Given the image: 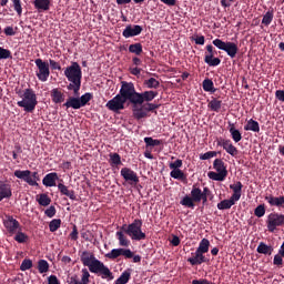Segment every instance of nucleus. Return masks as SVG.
<instances>
[{
	"label": "nucleus",
	"mask_w": 284,
	"mask_h": 284,
	"mask_svg": "<svg viewBox=\"0 0 284 284\" xmlns=\"http://www.w3.org/2000/svg\"><path fill=\"white\" fill-rule=\"evenodd\" d=\"M120 84L122 85V88H120V93L115 94L113 99L106 102L108 110L113 113H120V111L125 110L126 102H130L131 105H133L132 92L130 90V82L122 81V83Z\"/></svg>",
	"instance_id": "obj_1"
},
{
	"label": "nucleus",
	"mask_w": 284,
	"mask_h": 284,
	"mask_svg": "<svg viewBox=\"0 0 284 284\" xmlns=\"http://www.w3.org/2000/svg\"><path fill=\"white\" fill-rule=\"evenodd\" d=\"M80 261H82V265L89 267V272L100 274L102 275V278H113L110 268L104 265L102 261L98 260L92 252L82 251V254H80Z\"/></svg>",
	"instance_id": "obj_2"
},
{
	"label": "nucleus",
	"mask_w": 284,
	"mask_h": 284,
	"mask_svg": "<svg viewBox=\"0 0 284 284\" xmlns=\"http://www.w3.org/2000/svg\"><path fill=\"white\" fill-rule=\"evenodd\" d=\"M64 78L69 81L67 90L73 91V95L79 97L82 81V70L78 62H71V65L64 69Z\"/></svg>",
	"instance_id": "obj_3"
},
{
	"label": "nucleus",
	"mask_w": 284,
	"mask_h": 284,
	"mask_svg": "<svg viewBox=\"0 0 284 284\" xmlns=\"http://www.w3.org/2000/svg\"><path fill=\"white\" fill-rule=\"evenodd\" d=\"M143 221L134 219L131 224H124L121 230L124 234L129 235L132 241L140 242L146 239V234L142 231Z\"/></svg>",
	"instance_id": "obj_4"
},
{
	"label": "nucleus",
	"mask_w": 284,
	"mask_h": 284,
	"mask_svg": "<svg viewBox=\"0 0 284 284\" xmlns=\"http://www.w3.org/2000/svg\"><path fill=\"white\" fill-rule=\"evenodd\" d=\"M129 88L131 90V98H132L133 106L143 105L144 102L150 103L159 95V93L156 91H144L141 93L136 92L133 82H129Z\"/></svg>",
	"instance_id": "obj_5"
},
{
	"label": "nucleus",
	"mask_w": 284,
	"mask_h": 284,
	"mask_svg": "<svg viewBox=\"0 0 284 284\" xmlns=\"http://www.w3.org/2000/svg\"><path fill=\"white\" fill-rule=\"evenodd\" d=\"M22 100L18 101V106L24 109L27 113H33L38 105V98L32 89H26L21 95Z\"/></svg>",
	"instance_id": "obj_6"
},
{
	"label": "nucleus",
	"mask_w": 284,
	"mask_h": 284,
	"mask_svg": "<svg viewBox=\"0 0 284 284\" xmlns=\"http://www.w3.org/2000/svg\"><path fill=\"white\" fill-rule=\"evenodd\" d=\"M92 99H93V95L90 92L82 94V97L80 98L79 95L69 97V99H67V102H64L63 106L67 108V110L69 109L80 110L84 108Z\"/></svg>",
	"instance_id": "obj_7"
},
{
	"label": "nucleus",
	"mask_w": 284,
	"mask_h": 284,
	"mask_svg": "<svg viewBox=\"0 0 284 284\" xmlns=\"http://www.w3.org/2000/svg\"><path fill=\"white\" fill-rule=\"evenodd\" d=\"M212 43L217 50H223L231 59H235L239 53V47L234 42H224L221 39H214Z\"/></svg>",
	"instance_id": "obj_8"
},
{
	"label": "nucleus",
	"mask_w": 284,
	"mask_h": 284,
	"mask_svg": "<svg viewBox=\"0 0 284 284\" xmlns=\"http://www.w3.org/2000/svg\"><path fill=\"white\" fill-rule=\"evenodd\" d=\"M36 65L38 68V71H37L38 80L45 83L51 74L49 63L47 61H43L42 59H37Z\"/></svg>",
	"instance_id": "obj_9"
},
{
	"label": "nucleus",
	"mask_w": 284,
	"mask_h": 284,
	"mask_svg": "<svg viewBox=\"0 0 284 284\" xmlns=\"http://www.w3.org/2000/svg\"><path fill=\"white\" fill-rule=\"evenodd\" d=\"M267 231L274 233L277 227L284 225V214L270 213L267 215Z\"/></svg>",
	"instance_id": "obj_10"
},
{
	"label": "nucleus",
	"mask_w": 284,
	"mask_h": 284,
	"mask_svg": "<svg viewBox=\"0 0 284 284\" xmlns=\"http://www.w3.org/2000/svg\"><path fill=\"white\" fill-rule=\"evenodd\" d=\"M206 52L204 55V63L211 68L219 67L221 64L220 58H214L216 54V51H214V47L212 44H207Z\"/></svg>",
	"instance_id": "obj_11"
},
{
	"label": "nucleus",
	"mask_w": 284,
	"mask_h": 284,
	"mask_svg": "<svg viewBox=\"0 0 284 284\" xmlns=\"http://www.w3.org/2000/svg\"><path fill=\"white\" fill-rule=\"evenodd\" d=\"M120 175H122V179L131 185H136L140 182L136 172L130 168H122V170H120Z\"/></svg>",
	"instance_id": "obj_12"
},
{
	"label": "nucleus",
	"mask_w": 284,
	"mask_h": 284,
	"mask_svg": "<svg viewBox=\"0 0 284 284\" xmlns=\"http://www.w3.org/2000/svg\"><path fill=\"white\" fill-rule=\"evenodd\" d=\"M217 145L221 146L229 155H231L233 158H235L239 154L237 148L235 145H233L231 140L221 139L217 142Z\"/></svg>",
	"instance_id": "obj_13"
},
{
	"label": "nucleus",
	"mask_w": 284,
	"mask_h": 284,
	"mask_svg": "<svg viewBox=\"0 0 284 284\" xmlns=\"http://www.w3.org/2000/svg\"><path fill=\"white\" fill-rule=\"evenodd\" d=\"M141 32H143V28L141 26L129 24L124 28V31H122V37H124V39H130L131 37H139Z\"/></svg>",
	"instance_id": "obj_14"
},
{
	"label": "nucleus",
	"mask_w": 284,
	"mask_h": 284,
	"mask_svg": "<svg viewBox=\"0 0 284 284\" xmlns=\"http://www.w3.org/2000/svg\"><path fill=\"white\" fill-rule=\"evenodd\" d=\"M4 227L8 230V232L13 235L20 230V223L17 219L13 216H7V219L3 222Z\"/></svg>",
	"instance_id": "obj_15"
},
{
	"label": "nucleus",
	"mask_w": 284,
	"mask_h": 284,
	"mask_svg": "<svg viewBox=\"0 0 284 284\" xmlns=\"http://www.w3.org/2000/svg\"><path fill=\"white\" fill-rule=\"evenodd\" d=\"M90 283V272L88 268H82V278L79 280L77 274L71 275L69 277V284H89Z\"/></svg>",
	"instance_id": "obj_16"
},
{
	"label": "nucleus",
	"mask_w": 284,
	"mask_h": 284,
	"mask_svg": "<svg viewBox=\"0 0 284 284\" xmlns=\"http://www.w3.org/2000/svg\"><path fill=\"white\" fill-rule=\"evenodd\" d=\"M12 196V187L10 183L0 181V202L9 200Z\"/></svg>",
	"instance_id": "obj_17"
},
{
	"label": "nucleus",
	"mask_w": 284,
	"mask_h": 284,
	"mask_svg": "<svg viewBox=\"0 0 284 284\" xmlns=\"http://www.w3.org/2000/svg\"><path fill=\"white\" fill-rule=\"evenodd\" d=\"M209 260L205 257L204 253L201 251L195 250L194 255L187 258V262L192 266L201 265L206 263Z\"/></svg>",
	"instance_id": "obj_18"
},
{
	"label": "nucleus",
	"mask_w": 284,
	"mask_h": 284,
	"mask_svg": "<svg viewBox=\"0 0 284 284\" xmlns=\"http://www.w3.org/2000/svg\"><path fill=\"white\" fill-rule=\"evenodd\" d=\"M14 176L19 180H23L27 184H34L32 181L31 176V171L30 170H16L14 171Z\"/></svg>",
	"instance_id": "obj_19"
},
{
	"label": "nucleus",
	"mask_w": 284,
	"mask_h": 284,
	"mask_svg": "<svg viewBox=\"0 0 284 284\" xmlns=\"http://www.w3.org/2000/svg\"><path fill=\"white\" fill-rule=\"evenodd\" d=\"M57 181H59V175L57 172L48 173L42 183L45 187H54L57 186Z\"/></svg>",
	"instance_id": "obj_20"
},
{
	"label": "nucleus",
	"mask_w": 284,
	"mask_h": 284,
	"mask_svg": "<svg viewBox=\"0 0 284 284\" xmlns=\"http://www.w3.org/2000/svg\"><path fill=\"white\" fill-rule=\"evenodd\" d=\"M230 190H233V194L231 195L232 200L239 202L242 197V190H243L242 182L237 181L234 184H230Z\"/></svg>",
	"instance_id": "obj_21"
},
{
	"label": "nucleus",
	"mask_w": 284,
	"mask_h": 284,
	"mask_svg": "<svg viewBox=\"0 0 284 284\" xmlns=\"http://www.w3.org/2000/svg\"><path fill=\"white\" fill-rule=\"evenodd\" d=\"M58 191H60V194L69 197L71 201H77V195L74 190H69V187L63 183H58Z\"/></svg>",
	"instance_id": "obj_22"
},
{
	"label": "nucleus",
	"mask_w": 284,
	"mask_h": 284,
	"mask_svg": "<svg viewBox=\"0 0 284 284\" xmlns=\"http://www.w3.org/2000/svg\"><path fill=\"white\" fill-rule=\"evenodd\" d=\"M213 170H215V172L221 173L224 176L229 175L225 162L222 159H215L213 161Z\"/></svg>",
	"instance_id": "obj_23"
},
{
	"label": "nucleus",
	"mask_w": 284,
	"mask_h": 284,
	"mask_svg": "<svg viewBox=\"0 0 284 284\" xmlns=\"http://www.w3.org/2000/svg\"><path fill=\"white\" fill-rule=\"evenodd\" d=\"M264 200L270 204V206H275V207L284 206V196L266 195Z\"/></svg>",
	"instance_id": "obj_24"
},
{
	"label": "nucleus",
	"mask_w": 284,
	"mask_h": 284,
	"mask_svg": "<svg viewBox=\"0 0 284 284\" xmlns=\"http://www.w3.org/2000/svg\"><path fill=\"white\" fill-rule=\"evenodd\" d=\"M256 252L263 255H272L274 252V247L272 245H267L264 242H260L256 247Z\"/></svg>",
	"instance_id": "obj_25"
},
{
	"label": "nucleus",
	"mask_w": 284,
	"mask_h": 284,
	"mask_svg": "<svg viewBox=\"0 0 284 284\" xmlns=\"http://www.w3.org/2000/svg\"><path fill=\"white\" fill-rule=\"evenodd\" d=\"M229 133L235 143H240L243 139L241 131L233 123H230Z\"/></svg>",
	"instance_id": "obj_26"
},
{
	"label": "nucleus",
	"mask_w": 284,
	"mask_h": 284,
	"mask_svg": "<svg viewBox=\"0 0 284 284\" xmlns=\"http://www.w3.org/2000/svg\"><path fill=\"white\" fill-rule=\"evenodd\" d=\"M132 114L135 120L140 121L142 119L148 118V113L145 112V109L142 105L138 108V105L132 104Z\"/></svg>",
	"instance_id": "obj_27"
},
{
	"label": "nucleus",
	"mask_w": 284,
	"mask_h": 284,
	"mask_svg": "<svg viewBox=\"0 0 284 284\" xmlns=\"http://www.w3.org/2000/svg\"><path fill=\"white\" fill-rule=\"evenodd\" d=\"M237 201L233 200V197L231 196L229 200H222L220 203H217L216 207L220 211H225V210H230L232 209V206L235 205Z\"/></svg>",
	"instance_id": "obj_28"
},
{
	"label": "nucleus",
	"mask_w": 284,
	"mask_h": 284,
	"mask_svg": "<svg viewBox=\"0 0 284 284\" xmlns=\"http://www.w3.org/2000/svg\"><path fill=\"white\" fill-rule=\"evenodd\" d=\"M244 131L260 133L261 131L260 123L256 120L250 119L247 123L244 125Z\"/></svg>",
	"instance_id": "obj_29"
},
{
	"label": "nucleus",
	"mask_w": 284,
	"mask_h": 284,
	"mask_svg": "<svg viewBox=\"0 0 284 284\" xmlns=\"http://www.w3.org/2000/svg\"><path fill=\"white\" fill-rule=\"evenodd\" d=\"M51 97H52V102L55 104H61L64 102V94L58 88L51 91Z\"/></svg>",
	"instance_id": "obj_30"
},
{
	"label": "nucleus",
	"mask_w": 284,
	"mask_h": 284,
	"mask_svg": "<svg viewBox=\"0 0 284 284\" xmlns=\"http://www.w3.org/2000/svg\"><path fill=\"white\" fill-rule=\"evenodd\" d=\"M34 8L39 12H47V10H50V0H36Z\"/></svg>",
	"instance_id": "obj_31"
},
{
	"label": "nucleus",
	"mask_w": 284,
	"mask_h": 284,
	"mask_svg": "<svg viewBox=\"0 0 284 284\" xmlns=\"http://www.w3.org/2000/svg\"><path fill=\"white\" fill-rule=\"evenodd\" d=\"M115 236H118V241H120V246L129 247L130 240L125 236L124 231L120 229V231L115 232Z\"/></svg>",
	"instance_id": "obj_32"
},
{
	"label": "nucleus",
	"mask_w": 284,
	"mask_h": 284,
	"mask_svg": "<svg viewBox=\"0 0 284 284\" xmlns=\"http://www.w3.org/2000/svg\"><path fill=\"white\" fill-rule=\"evenodd\" d=\"M191 199H193V201L195 203H200L202 201V190L195 185H193L192 190H191Z\"/></svg>",
	"instance_id": "obj_33"
},
{
	"label": "nucleus",
	"mask_w": 284,
	"mask_h": 284,
	"mask_svg": "<svg viewBox=\"0 0 284 284\" xmlns=\"http://www.w3.org/2000/svg\"><path fill=\"white\" fill-rule=\"evenodd\" d=\"M202 88L204 92L215 93L214 82L211 79H204L202 82Z\"/></svg>",
	"instance_id": "obj_34"
},
{
	"label": "nucleus",
	"mask_w": 284,
	"mask_h": 284,
	"mask_svg": "<svg viewBox=\"0 0 284 284\" xmlns=\"http://www.w3.org/2000/svg\"><path fill=\"white\" fill-rule=\"evenodd\" d=\"M207 108L212 111V112H220V110L222 109V101L217 100L215 98H213L209 104Z\"/></svg>",
	"instance_id": "obj_35"
},
{
	"label": "nucleus",
	"mask_w": 284,
	"mask_h": 284,
	"mask_svg": "<svg viewBox=\"0 0 284 284\" xmlns=\"http://www.w3.org/2000/svg\"><path fill=\"white\" fill-rule=\"evenodd\" d=\"M210 245H211L210 240L204 237L200 241L199 246H197L196 250L199 252H202V253L206 254L210 251Z\"/></svg>",
	"instance_id": "obj_36"
},
{
	"label": "nucleus",
	"mask_w": 284,
	"mask_h": 284,
	"mask_svg": "<svg viewBox=\"0 0 284 284\" xmlns=\"http://www.w3.org/2000/svg\"><path fill=\"white\" fill-rule=\"evenodd\" d=\"M170 178L178 180V181H185L186 175L181 169L172 170L170 172Z\"/></svg>",
	"instance_id": "obj_37"
},
{
	"label": "nucleus",
	"mask_w": 284,
	"mask_h": 284,
	"mask_svg": "<svg viewBox=\"0 0 284 284\" xmlns=\"http://www.w3.org/2000/svg\"><path fill=\"white\" fill-rule=\"evenodd\" d=\"M207 178L212 181L224 182L226 179V175H224L223 173H220V172L210 171L207 173Z\"/></svg>",
	"instance_id": "obj_38"
},
{
	"label": "nucleus",
	"mask_w": 284,
	"mask_h": 284,
	"mask_svg": "<svg viewBox=\"0 0 284 284\" xmlns=\"http://www.w3.org/2000/svg\"><path fill=\"white\" fill-rule=\"evenodd\" d=\"M129 53L141 55L143 53V47L140 42L129 45Z\"/></svg>",
	"instance_id": "obj_39"
},
{
	"label": "nucleus",
	"mask_w": 284,
	"mask_h": 284,
	"mask_svg": "<svg viewBox=\"0 0 284 284\" xmlns=\"http://www.w3.org/2000/svg\"><path fill=\"white\" fill-rule=\"evenodd\" d=\"M180 204L184 207L192 209V210H194L195 207V203L192 196H189V195L183 196L182 200L180 201Z\"/></svg>",
	"instance_id": "obj_40"
},
{
	"label": "nucleus",
	"mask_w": 284,
	"mask_h": 284,
	"mask_svg": "<svg viewBox=\"0 0 284 284\" xmlns=\"http://www.w3.org/2000/svg\"><path fill=\"white\" fill-rule=\"evenodd\" d=\"M131 278V272L124 271L120 274V277L116 278L115 284H128Z\"/></svg>",
	"instance_id": "obj_41"
},
{
	"label": "nucleus",
	"mask_w": 284,
	"mask_h": 284,
	"mask_svg": "<svg viewBox=\"0 0 284 284\" xmlns=\"http://www.w3.org/2000/svg\"><path fill=\"white\" fill-rule=\"evenodd\" d=\"M144 85L146 89L158 90L160 88V81L155 78H149L144 81Z\"/></svg>",
	"instance_id": "obj_42"
},
{
	"label": "nucleus",
	"mask_w": 284,
	"mask_h": 284,
	"mask_svg": "<svg viewBox=\"0 0 284 284\" xmlns=\"http://www.w3.org/2000/svg\"><path fill=\"white\" fill-rule=\"evenodd\" d=\"M123 247L113 248L111 252L106 253L105 257L109 260H116L122 256Z\"/></svg>",
	"instance_id": "obj_43"
},
{
	"label": "nucleus",
	"mask_w": 284,
	"mask_h": 284,
	"mask_svg": "<svg viewBox=\"0 0 284 284\" xmlns=\"http://www.w3.org/2000/svg\"><path fill=\"white\" fill-rule=\"evenodd\" d=\"M143 141H144L146 146H151V148L160 146L162 144L161 140L153 139L151 136H145L143 139Z\"/></svg>",
	"instance_id": "obj_44"
},
{
	"label": "nucleus",
	"mask_w": 284,
	"mask_h": 284,
	"mask_svg": "<svg viewBox=\"0 0 284 284\" xmlns=\"http://www.w3.org/2000/svg\"><path fill=\"white\" fill-rule=\"evenodd\" d=\"M273 19H274V12L267 11L262 18V24L268 27L271 26Z\"/></svg>",
	"instance_id": "obj_45"
},
{
	"label": "nucleus",
	"mask_w": 284,
	"mask_h": 284,
	"mask_svg": "<svg viewBox=\"0 0 284 284\" xmlns=\"http://www.w3.org/2000/svg\"><path fill=\"white\" fill-rule=\"evenodd\" d=\"M38 268H39L40 274L48 273V271H49V263H48V261L43 260V258L40 260L38 262Z\"/></svg>",
	"instance_id": "obj_46"
},
{
	"label": "nucleus",
	"mask_w": 284,
	"mask_h": 284,
	"mask_svg": "<svg viewBox=\"0 0 284 284\" xmlns=\"http://www.w3.org/2000/svg\"><path fill=\"white\" fill-rule=\"evenodd\" d=\"M38 203L41 205V206H49L50 203H51V199L48 196V194L45 193H42L40 194V197L38 199Z\"/></svg>",
	"instance_id": "obj_47"
},
{
	"label": "nucleus",
	"mask_w": 284,
	"mask_h": 284,
	"mask_svg": "<svg viewBox=\"0 0 284 284\" xmlns=\"http://www.w3.org/2000/svg\"><path fill=\"white\" fill-rule=\"evenodd\" d=\"M61 227V219H53L50 222L49 229L51 233L57 232Z\"/></svg>",
	"instance_id": "obj_48"
},
{
	"label": "nucleus",
	"mask_w": 284,
	"mask_h": 284,
	"mask_svg": "<svg viewBox=\"0 0 284 284\" xmlns=\"http://www.w3.org/2000/svg\"><path fill=\"white\" fill-rule=\"evenodd\" d=\"M16 234L17 235L14 237V241L20 243V244H23L29 240V236L26 233L21 232V231H17Z\"/></svg>",
	"instance_id": "obj_49"
},
{
	"label": "nucleus",
	"mask_w": 284,
	"mask_h": 284,
	"mask_svg": "<svg viewBox=\"0 0 284 284\" xmlns=\"http://www.w3.org/2000/svg\"><path fill=\"white\" fill-rule=\"evenodd\" d=\"M160 106H161V104L150 103V102L142 104V108L144 109V111L146 113L153 112V111L158 110Z\"/></svg>",
	"instance_id": "obj_50"
},
{
	"label": "nucleus",
	"mask_w": 284,
	"mask_h": 284,
	"mask_svg": "<svg viewBox=\"0 0 284 284\" xmlns=\"http://www.w3.org/2000/svg\"><path fill=\"white\" fill-rule=\"evenodd\" d=\"M266 213V209L264 204H260L254 210V215L258 219H262Z\"/></svg>",
	"instance_id": "obj_51"
},
{
	"label": "nucleus",
	"mask_w": 284,
	"mask_h": 284,
	"mask_svg": "<svg viewBox=\"0 0 284 284\" xmlns=\"http://www.w3.org/2000/svg\"><path fill=\"white\" fill-rule=\"evenodd\" d=\"M216 156H217L216 151H207V152L200 155V160L201 161H207V160H211V159L216 158Z\"/></svg>",
	"instance_id": "obj_52"
},
{
	"label": "nucleus",
	"mask_w": 284,
	"mask_h": 284,
	"mask_svg": "<svg viewBox=\"0 0 284 284\" xmlns=\"http://www.w3.org/2000/svg\"><path fill=\"white\" fill-rule=\"evenodd\" d=\"M109 159H111V164H113L115 166L122 164L121 156H120L119 153H111V154H109Z\"/></svg>",
	"instance_id": "obj_53"
},
{
	"label": "nucleus",
	"mask_w": 284,
	"mask_h": 284,
	"mask_svg": "<svg viewBox=\"0 0 284 284\" xmlns=\"http://www.w3.org/2000/svg\"><path fill=\"white\" fill-rule=\"evenodd\" d=\"M32 265H33L32 260L24 258L23 262L21 263L20 268H21L22 272H27V271L31 270Z\"/></svg>",
	"instance_id": "obj_54"
},
{
	"label": "nucleus",
	"mask_w": 284,
	"mask_h": 284,
	"mask_svg": "<svg viewBox=\"0 0 284 284\" xmlns=\"http://www.w3.org/2000/svg\"><path fill=\"white\" fill-rule=\"evenodd\" d=\"M12 59L11 51L0 47V60Z\"/></svg>",
	"instance_id": "obj_55"
},
{
	"label": "nucleus",
	"mask_w": 284,
	"mask_h": 284,
	"mask_svg": "<svg viewBox=\"0 0 284 284\" xmlns=\"http://www.w3.org/2000/svg\"><path fill=\"white\" fill-rule=\"evenodd\" d=\"M183 166V161L181 159L175 160L169 164L170 170H180Z\"/></svg>",
	"instance_id": "obj_56"
},
{
	"label": "nucleus",
	"mask_w": 284,
	"mask_h": 284,
	"mask_svg": "<svg viewBox=\"0 0 284 284\" xmlns=\"http://www.w3.org/2000/svg\"><path fill=\"white\" fill-rule=\"evenodd\" d=\"M12 3H13V8H14L16 12L19 14V17H21V14H22L21 0H12Z\"/></svg>",
	"instance_id": "obj_57"
},
{
	"label": "nucleus",
	"mask_w": 284,
	"mask_h": 284,
	"mask_svg": "<svg viewBox=\"0 0 284 284\" xmlns=\"http://www.w3.org/2000/svg\"><path fill=\"white\" fill-rule=\"evenodd\" d=\"M31 178H32V182H34V184H29L30 186H39V181H40V176L39 173L36 172H31Z\"/></svg>",
	"instance_id": "obj_58"
},
{
	"label": "nucleus",
	"mask_w": 284,
	"mask_h": 284,
	"mask_svg": "<svg viewBox=\"0 0 284 284\" xmlns=\"http://www.w3.org/2000/svg\"><path fill=\"white\" fill-rule=\"evenodd\" d=\"M57 214V209L51 205L49 209L45 210V215L50 219L54 217V215Z\"/></svg>",
	"instance_id": "obj_59"
},
{
	"label": "nucleus",
	"mask_w": 284,
	"mask_h": 284,
	"mask_svg": "<svg viewBox=\"0 0 284 284\" xmlns=\"http://www.w3.org/2000/svg\"><path fill=\"white\" fill-rule=\"evenodd\" d=\"M49 63H50V67H51V69H52L53 71H57V70H58V71H61V65H60L59 62H57V61L50 59V60H49Z\"/></svg>",
	"instance_id": "obj_60"
},
{
	"label": "nucleus",
	"mask_w": 284,
	"mask_h": 284,
	"mask_svg": "<svg viewBox=\"0 0 284 284\" xmlns=\"http://www.w3.org/2000/svg\"><path fill=\"white\" fill-rule=\"evenodd\" d=\"M122 256H124V258H133V252L130 248H123L122 247Z\"/></svg>",
	"instance_id": "obj_61"
},
{
	"label": "nucleus",
	"mask_w": 284,
	"mask_h": 284,
	"mask_svg": "<svg viewBox=\"0 0 284 284\" xmlns=\"http://www.w3.org/2000/svg\"><path fill=\"white\" fill-rule=\"evenodd\" d=\"M275 98L276 100H278L280 102L284 103V90H276L275 92Z\"/></svg>",
	"instance_id": "obj_62"
},
{
	"label": "nucleus",
	"mask_w": 284,
	"mask_h": 284,
	"mask_svg": "<svg viewBox=\"0 0 284 284\" xmlns=\"http://www.w3.org/2000/svg\"><path fill=\"white\" fill-rule=\"evenodd\" d=\"M4 34H7V37H14L16 30L13 29V27H7L4 29Z\"/></svg>",
	"instance_id": "obj_63"
},
{
	"label": "nucleus",
	"mask_w": 284,
	"mask_h": 284,
	"mask_svg": "<svg viewBox=\"0 0 284 284\" xmlns=\"http://www.w3.org/2000/svg\"><path fill=\"white\" fill-rule=\"evenodd\" d=\"M49 284H61L58 280L57 275H50L49 276Z\"/></svg>",
	"instance_id": "obj_64"
}]
</instances>
